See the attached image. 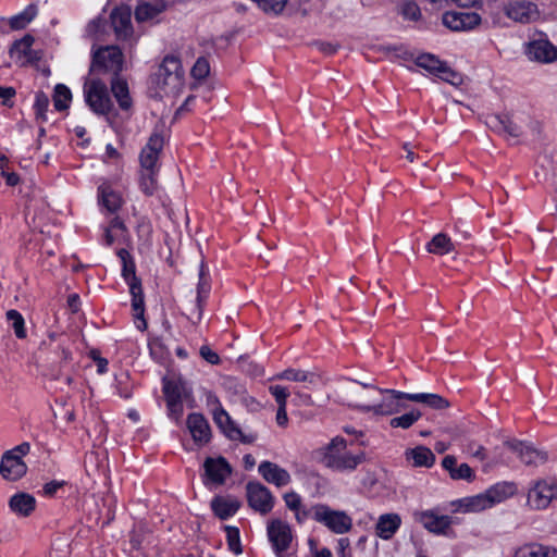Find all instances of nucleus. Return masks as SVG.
I'll list each match as a JSON object with an SVG mask.
<instances>
[{"mask_svg":"<svg viewBox=\"0 0 557 557\" xmlns=\"http://www.w3.org/2000/svg\"><path fill=\"white\" fill-rule=\"evenodd\" d=\"M276 423L280 426H286L288 423L287 412H286V405H281L277 408L276 411Z\"/></svg>","mask_w":557,"mask_h":557,"instance_id":"obj_61","label":"nucleus"},{"mask_svg":"<svg viewBox=\"0 0 557 557\" xmlns=\"http://www.w3.org/2000/svg\"><path fill=\"white\" fill-rule=\"evenodd\" d=\"M7 321L11 324L14 334L17 338L23 339L26 337L27 332L25 327V320L21 312L15 309H10L5 313Z\"/></svg>","mask_w":557,"mask_h":557,"instance_id":"obj_43","label":"nucleus"},{"mask_svg":"<svg viewBox=\"0 0 557 557\" xmlns=\"http://www.w3.org/2000/svg\"><path fill=\"white\" fill-rule=\"evenodd\" d=\"M401 525V517L396 512L383 513L375 523V534L382 540H391Z\"/></svg>","mask_w":557,"mask_h":557,"instance_id":"obj_28","label":"nucleus"},{"mask_svg":"<svg viewBox=\"0 0 557 557\" xmlns=\"http://www.w3.org/2000/svg\"><path fill=\"white\" fill-rule=\"evenodd\" d=\"M16 90L13 87L0 86V103L4 107L12 108Z\"/></svg>","mask_w":557,"mask_h":557,"instance_id":"obj_53","label":"nucleus"},{"mask_svg":"<svg viewBox=\"0 0 557 557\" xmlns=\"http://www.w3.org/2000/svg\"><path fill=\"white\" fill-rule=\"evenodd\" d=\"M190 73L191 76L196 79L206 78L210 73L209 61L203 57L198 58L194 66L191 67Z\"/></svg>","mask_w":557,"mask_h":557,"instance_id":"obj_51","label":"nucleus"},{"mask_svg":"<svg viewBox=\"0 0 557 557\" xmlns=\"http://www.w3.org/2000/svg\"><path fill=\"white\" fill-rule=\"evenodd\" d=\"M97 195L102 212L110 216L119 215L117 212L124 205V199L119 190L114 189L109 182H103L98 186Z\"/></svg>","mask_w":557,"mask_h":557,"instance_id":"obj_18","label":"nucleus"},{"mask_svg":"<svg viewBox=\"0 0 557 557\" xmlns=\"http://www.w3.org/2000/svg\"><path fill=\"white\" fill-rule=\"evenodd\" d=\"M200 356L210 364H219L221 361L219 355L206 345L200 347Z\"/></svg>","mask_w":557,"mask_h":557,"instance_id":"obj_58","label":"nucleus"},{"mask_svg":"<svg viewBox=\"0 0 557 557\" xmlns=\"http://www.w3.org/2000/svg\"><path fill=\"white\" fill-rule=\"evenodd\" d=\"M63 485L64 481H50L44 485L42 493L45 496L52 497Z\"/></svg>","mask_w":557,"mask_h":557,"instance_id":"obj_59","label":"nucleus"},{"mask_svg":"<svg viewBox=\"0 0 557 557\" xmlns=\"http://www.w3.org/2000/svg\"><path fill=\"white\" fill-rule=\"evenodd\" d=\"M513 485L510 483L502 482L496 483L495 485L487 488L486 495L491 502V506L493 507L496 504H499L507 499L509 496L513 494Z\"/></svg>","mask_w":557,"mask_h":557,"instance_id":"obj_38","label":"nucleus"},{"mask_svg":"<svg viewBox=\"0 0 557 557\" xmlns=\"http://www.w3.org/2000/svg\"><path fill=\"white\" fill-rule=\"evenodd\" d=\"M210 506L219 519L226 520L236 515L240 508V502L233 496H215Z\"/></svg>","mask_w":557,"mask_h":557,"instance_id":"obj_27","label":"nucleus"},{"mask_svg":"<svg viewBox=\"0 0 557 557\" xmlns=\"http://www.w3.org/2000/svg\"><path fill=\"white\" fill-rule=\"evenodd\" d=\"M72 100V92L63 84H58L54 88L53 104L57 111L66 110Z\"/></svg>","mask_w":557,"mask_h":557,"instance_id":"obj_44","label":"nucleus"},{"mask_svg":"<svg viewBox=\"0 0 557 557\" xmlns=\"http://www.w3.org/2000/svg\"><path fill=\"white\" fill-rule=\"evenodd\" d=\"M111 92L113 94L119 107L122 110H129L133 106V101L129 95L127 82L122 79L119 75L113 76L111 81Z\"/></svg>","mask_w":557,"mask_h":557,"instance_id":"obj_33","label":"nucleus"},{"mask_svg":"<svg viewBox=\"0 0 557 557\" xmlns=\"http://www.w3.org/2000/svg\"><path fill=\"white\" fill-rule=\"evenodd\" d=\"M405 458L412 467L431 468L435 463V455L425 446H417L405 451Z\"/></svg>","mask_w":557,"mask_h":557,"instance_id":"obj_29","label":"nucleus"},{"mask_svg":"<svg viewBox=\"0 0 557 557\" xmlns=\"http://www.w3.org/2000/svg\"><path fill=\"white\" fill-rule=\"evenodd\" d=\"M159 77L162 78L163 84L177 88L183 85L184 70L178 57L169 54L165 55L160 67Z\"/></svg>","mask_w":557,"mask_h":557,"instance_id":"obj_17","label":"nucleus"},{"mask_svg":"<svg viewBox=\"0 0 557 557\" xmlns=\"http://www.w3.org/2000/svg\"><path fill=\"white\" fill-rule=\"evenodd\" d=\"M124 58L121 49L116 46H107L98 49L92 54L90 72L112 73L116 76L122 72Z\"/></svg>","mask_w":557,"mask_h":557,"instance_id":"obj_4","label":"nucleus"},{"mask_svg":"<svg viewBox=\"0 0 557 557\" xmlns=\"http://www.w3.org/2000/svg\"><path fill=\"white\" fill-rule=\"evenodd\" d=\"M421 416L422 413L420 410L412 409L409 412L391 419L389 425L395 429L400 428L407 430L411 428L421 418Z\"/></svg>","mask_w":557,"mask_h":557,"instance_id":"obj_45","label":"nucleus"},{"mask_svg":"<svg viewBox=\"0 0 557 557\" xmlns=\"http://www.w3.org/2000/svg\"><path fill=\"white\" fill-rule=\"evenodd\" d=\"M258 471L268 483L273 484L276 487L286 486L292 482L289 472L277 463L271 461L265 460L260 462Z\"/></svg>","mask_w":557,"mask_h":557,"instance_id":"obj_23","label":"nucleus"},{"mask_svg":"<svg viewBox=\"0 0 557 557\" xmlns=\"http://www.w3.org/2000/svg\"><path fill=\"white\" fill-rule=\"evenodd\" d=\"M346 440L334 437L324 448L322 463L337 472H351L364 461V453L352 454L346 449Z\"/></svg>","mask_w":557,"mask_h":557,"instance_id":"obj_1","label":"nucleus"},{"mask_svg":"<svg viewBox=\"0 0 557 557\" xmlns=\"http://www.w3.org/2000/svg\"><path fill=\"white\" fill-rule=\"evenodd\" d=\"M186 425L198 447L206 446L211 441V428L203 414L197 412L188 414Z\"/></svg>","mask_w":557,"mask_h":557,"instance_id":"obj_19","label":"nucleus"},{"mask_svg":"<svg viewBox=\"0 0 557 557\" xmlns=\"http://www.w3.org/2000/svg\"><path fill=\"white\" fill-rule=\"evenodd\" d=\"M383 398L381 403L373 406H363L362 409L367 412H373L381 416H392L400 412L406 406L404 400H410L412 393H405L396 389H377Z\"/></svg>","mask_w":557,"mask_h":557,"instance_id":"obj_7","label":"nucleus"},{"mask_svg":"<svg viewBox=\"0 0 557 557\" xmlns=\"http://www.w3.org/2000/svg\"><path fill=\"white\" fill-rule=\"evenodd\" d=\"M228 438L232 440V441H239V442H242L244 444H251V443H253L257 440V435L255 433L245 434L239 429L238 436H236V437H228Z\"/></svg>","mask_w":557,"mask_h":557,"instance_id":"obj_63","label":"nucleus"},{"mask_svg":"<svg viewBox=\"0 0 557 557\" xmlns=\"http://www.w3.org/2000/svg\"><path fill=\"white\" fill-rule=\"evenodd\" d=\"M416 64L447 83L455 84L456 79L459 78L458 74L447 66L445 62H442L431 53H422L418 55Z\"/></svg>","mask_w":557,"mask_h":557,"instance_id":"obj_16","label":"nucleus"},{"mask_svg":"<svg viewBox=\"0 0 557 557\" xmlns=\"http://www.w3.org/2000/svg\"><path fill=\"white\" fill-rule=\"evenodd\" d=\"M523 119L517 115H502L497 117L500 132L512 138H520L524 133Z\"/></svg>","mask_w":557,"mask_h":557,"instance_id":"obj_32","label":"nucleus"},{"mask_svg":"<svg viewBox=\"0 0 557 557\" xmlns=\"http://www.w3.org/2000/svg\"><path fill=\"white\" fill-rule=\"evenodd\" d=\"M110 18L117 39L125 40L132 36V13L128 7L115 8L111 12Z\"/></svg>","mask_w":557,"mask_h":557,"instance_id":"obj_22","label":"nucleus"},{"mask_svg":"<svg viewBox=\"0 0 557 557\" xmlns=\"http://www.w3.org/2000/svg\"><path fill=\"white\" fill-rule=\"evenodd\" d=\"M102 236L101 245L111 247L114 244H123L128 239V230L124 220L120 215L109 216L108 221L101 225Z\"/></svg>","mask_w":557,"mask_h":557,"instance_id":"obj_15","label":"nucleus"},{"mask_svg":"<svg viewBox=\"0 0 557 557\" xmlns=\"http://www.w3.org/2000/svg\"><path fill=\"white\" fill-rule=\"evenodd\" d=\"M249 506L261 515L269 513L274 506L271 491L258 482H249L246 486Z\"/></svg>","mask_w":557,"mask_h":557,"instance_id":"obj_12","label":"nucleus"},{"mask_svg":"<svg viewBox=\"0 0 557 557\" xmlns=\"http://www.w3.org/2000/svg\"><path fill=\"white\" fill-rule=\"evenodd\" d=\"M425 249L430 253L444 256L455 250L450 237L444 233H438L426 244Z\"/></svg>","mask_w":557,"mask_h":557,"instance_id":"obj_37","label":"nucleus"},{"mask_svg":"<svg viewBox=\"0 0 557 557\" xmlns=\"http://www.w3.org/2000/svg\"><path fill=\"white\" fill-rule=\"evenodd\" d=\"M557 498V484L550 480H539L529 490L528 504L531 508L541 510Z\"/></svg>","mask_w":557,"mask_h":557,"instance_id":"obj_10","label":"nucleus"},{"mask_svg":"<svg viewBox=\"0 0 557 557\" xmlns=\"http://www.w3.org/2000/svg\"><path fill=\"white\" fill-rule=\"evenodd\" d=\"M30 451V444L23 442L20 445L7 450L0 461V474L4 480L17 481L27 472V466L23 457Z\"/></svg>","mask_w":557,"mask_h":557,"instance_id":"obj_3","label":"nucleus"},{"mask_svg":"<svg viewBox=\"0 0 557 557\" xmlns=\"http://www.w3.org/2000/svg\"><path fill=\"white\" fill-rule=\"evenodd\" d=\"M442 467L449 472V475L451 476V473L456 470L457 467V460L454 456H446L442 460Z\"/></svg>","mask_w":557,"mask_h":557,"instance_id":"obj_62","label":"nucleus"},{"mask_svg":"<svg viewBox=\"0 0 557 557\" xmlns=\"http://www.w3.org/2000/svg\"><path fill=\"white\" fill-rule=\"evenodd\" d=\"M504 11L507 17L520 23H529L539 14L536 5L529 1L508 2Z\"/></svg>","mask_w":557,"mask_h":557,"instance_id":"obj_24","label":"nucleus"},{"mask_svg":"<svg viewBox=\"0 0 557 557\" xmlns=\"http://www.w3.org/2000/svg\"><path fill=\"white\" fill-rule=\"evenodd\" d=\"M252 1L256 2L258 4V7L265 13H273V14L281 13L287 3V0H252Z\"/></svg>","mask_w":557,"mask_h":557,"instance_id":"obj_50","label":"nucleus"},{"mask_svg":"<svg viewBox=\"0 0 557 557\" xmlns=\"http://www.w3.org/2000/svg\"><path fill=\"white\" fill-rule=\"evenodd\" d=\"M284 502L286 507L292 511L298 510L302 507L300 495L294 491L284 495Z\"/></svg>","mask_w":557,"mask_h":557,"instance_id":"obj_56","label":"nucleus"},{"mask_svg":"<svg viewBox=\"0 0 557 557\" xmlns=\"http://www.w3.org/2000/svg\"><path fill=\"white\" fill-rule=\"evenodd\" d=\"M162 392L165 403L183 401L184 386L178 381L164 379Z\"/></svg>","mask_w":557,"mask_h":557,"instance_id":"obj_40","label":"nucleus"},{"mask_svg":"<svg viewBox=\"0 0 557 557\" xmlns=\"http://www.w3.org/2000/svg\"><path fill=\"white\" fill-rule=\"evenodd\" d=\"M160 171H144L139 170L138 186L140 191L148 197L154 196L159 191V177Z\"/></svg>","mask_w":557,"mask_h":557,"instance_id":"obj_35","label":"nucleus"},{"mask_svg":"<svg viewBox=\"0 0 557 557\" xmlns=\"http://www.w3.org/2000/svg\"><path fill=\"white\" fill-rule=\"evenodd\" d=\"M513 557H557V548L549 545L532 543L518 548Z\"/></svg>","mask_w":557,"mask_h":557,"instance_id":"obj_34","label":"nucleus"},{"mask_svg":"<svg viewBox=\"0 0 557 557\" xmlns=\"http://www.w3.org/2000/svg\"><path fill=\"white\" fill-rule=\"evenodd\" d=\"M207 406L212 414L214 423L227 438L238 436L239 426L233 421L214 394H209L207 396Z\"/></svg>","mask_w":557,"mask_h":557,"instance_id":"obj_9","label":"nucleus"},{"mask_svg":"<svg viewBox=\"0 0 557 557\" xmlns=\"http://www.w3.org/2000/svg\"><path fill=\"white\" fill-rule=\"evenodd\" d=\"M164 146V138L159 133H152L139 153L140 170L160 171V153Z\"/></svg>","mask_w":557,"mask_h":557,"instance_id":"obj_11","label":"nucleus"},{"mask_svg":"<svg viewBox=\"0 0 557 557\" xmlns=\"http://www.w3.org/2000/svg\"><path fill=\"white\" fill-rule=\"evenodd\" d=\"M481 23V16L469 10L447 11L443 15V24L454 32H467Z\"/></svg>","mask_w":557,"mask_h":557,"instance_id":"obj_13","label":"nucleus"},{"mask_svg":"<svg viewBox=\"0 0 557 557\" xmlns=\"http://www.w3.org/2000/svg\"><path fill=\"white\" fill-rule=\"evenodd\" d=\"M203 469L202 481L206 486L222 485L232 472L230 463L223 457H208L205 460Z\"/></svg>","mask_w":557,"mask_h":557,"instance_id":"obj_14","label":"nucleus"},{"mask_svg":"<svg viewBox=\"0 0 557 557\" xmlns=\"http://www.w3.org/2000/svg\"><path fill=\"white\" fill-rule=\"evenodd\" d=\"M37 7L35 4L27 5L21 13L14 15L10 25L14 29H22L26 27L37 15Z\"/></svg>","mask_w":557,"mask_h":557,"instance_id":"obj_42","label":"nucleus"},{"mask_svg":"<svg viewBox=\"0 0 557 557\" xmlns=\"http://www.w3.org/2000/svg\"><path fill=\"white\" fill-rule=\"evenodd\" d=\"M116 256L122 263L121 275L126 285L131 286V284L141 283V280L136 275V264L131 252L125 248H121L116 251Z\"/></svg>","mask_w":557,"mask_h":557,"instance_id":"obj_30","label":"nucleus"},{"mask_svg":"<svg viewBox=\"0 0 557 557\" xmlns=\"http://www.w3.org/2000/svg\"><path fill=\"white\" fill-rule=\"evenodd\" d=\"M457 503L463 512H480L492 507L486 492L461 498Z\"/></svg>","mask_w":557,"mask_h":557,"instance_id":"obj_36","label":"nucleus"},{"mask_svg":"<svg viewBox=\"0 0 557 557\" xmlns=\"http://www.w3.org/2000/svg\"><path fill=\"white\" fill-rule=\"evenodd\" d=\"M168 416L175 422H178L184 412L183 401L166 403Z\"/></svg>","mask_w":557,"mask_h":557,"instance_id":"obj_55","label":"nucleus"},{"mask_svg":"<svg viewBox=\"0 0 557 557\" xmlns=\"http://www.w3.org/2000/svg\"><path fill=\"white\" fill-rule=\"evenodd\" d=\"M129 294L132 296V311L134 323L137 330L145 331L148 326L147 320L145 319V296L143 292L141 283L131 284L128 286Z\"/></svg>","mask_w":557,"mask_h":557,"instance_id":"obj_26","label":"nucleus"},{"mask_svg":"<svg viewBox=\"0 0 557 557\" xmlns=\"http://www.w3.org/2000/svg\"><path fill=\"white\" fill-rule=\"evenodd\" d=\"M84 97L89 108L97 114H108L112 110V101L107 85L100 79H91L84 85Z\"/></svg>","mask_w":557,"mask_h":557,"instance_id":"obj_5","label":"nucleus"},{"mask_svg":"<svg viewBox=\"0 0 557 557\" xmlns=\"http://www.w3.org/2000/svg\"><path fill=\"white\" fill-rule=\"evenodd\" d=\"M270 394L275 398L278 406L286 405L289 392L286 387L281 385H271L269 387Z\"/></svg>","mask_w":557,"mask_h":557,"instance_id":"obj_54","label":"nucleus"},{"mask_svg":"<svg viewBox=\"0 0 557 557\" xmlns=\"http://www.w3.org/2000/svg\"><path fill=\"white\" fill-rule=\"evenodd\" d=\"M412 518L414 522L436 535H446L454 523L453 518L442 515L440 508L416 510L412 512Z\"/></svg>","mask_w":557,"mask_h":557,"instance_id":"obj_6","label":"nucleus"},{"mask_svg":"<svg viewBox=\"0 0 557 557\" xmlns=\"http://www.w3.org/2000/svg\"><path fill=\"white\" fill-rule=\"evenodd\" d=\"M410 401L421 403L434 409H445L449 403L438 394L432 393H412Z\"/></svg>","mask_w":557,"mask_h":557,"instance_id":"obj_39","label":"nucleus"},{"mask_svg":"<svg viewBox=\"0 0 557 557\" xmlns=\"http://www.w3.org/2000/svg\"><path fill=\"white\" fill-rule=\"evenodd\" d=\"M453 480H466L472 481L474 479V472L468 463H461L456 467V470L450 476Z\"/></svg>","mask_w":557,"mask_h":557,"instance_id":"obj_52","label":"nucleus"},{"mask_svg":"<svg viewBox=\"0 0 557 557\" xmlns=\"http://www.w3.org/2000/svg\"><path fill=\"white\" fill-rule=\"evenodd\" d=\"M310 518L335 534H344L352 528V519L342 510L332 509L325 504H315L309 509Z\"/></svg>","mask_w":557,"mask_h":557,"instance_id":"obj_2","label":"nucleus"},{"mask_svg":"<svg viewBox=\"0 0 557 557\" xmlns=\"http://www.w3.org/2000/svg\"><path fill=\"white\" fill-rule=\"evenodd\" d=\"M10 509L22 517H28L36 508V499L28 493H16L9 500Z\"/></svg>","mask_w":557,"mask_h":557,"instance_id":"obj_31","label":"nucleus"},{"mask_svg":"<svg viewBox=\"0 0 557 557\" xmlns=\"http://www.w3.org/2000/svg\"><path fill=\"white\" fill-rule=\"evenodd\" d=\"M314 374L308 371L299 369H286L282 373L277 374V379L287 380L293 382H309L312 383Z\"/></svg>","mask_w":557,"mask_h":557,"instance_id":"obj_47","label":"nucleus"},{"mask_svg":"<svg viewBox=\"0 0 557 557\" xmlns=\"http://www.w3.org/2000/svg\"><path fill=\"white\" fill-rule=\"evenodd\" d=\"M211 292V283L209 274L206 272V268L203 264L200 267L199 271V282L197 284V296L195 304V312L196 317H191L190 320L194 324H198L203 315V308L207 304L208 297Z\"/></svg>","mask_w":557,"mask_h":557,"instance_id":"obj_25","label":"nucleus"},{"mask_svg":"<svg viewBox=\"0 0 557 557\" xmlns=\"http://www.w3.org/2000/svg\"><path fill=\"white\" fill-rule=\"evenodd\" d=\"M527 54L531 60H536L542 63H550L557 60V47L554 46L547 38L540 37L529 42L527 47Z\"/></svg>","mask_w":557,"mask_h":557,"instance_id":"obj_20","label":"nucleus"},{"mask_svg":"<svg viewBox=\"0 0 557 557\" xmlns=\"http://www.w3.org/2000/svg\"><path fill=\"white\" fill-rule=\"evenodd\" d=\"M91 357L97 366V373L98 374H104L108 372V360L103 357H100L95 351L91 352Z\"/></svg>","mask_w":557,"mask_h":557,"instance_id":"obj_60","label":"nucleus"},{"mask_svg":"<svg viewBox=\"0 0 557 557\" xmlns=\"http://www.w3.org/2000/svg\"><path fill=\"white\" fill-rule=\"evenodd\" d=\"M398 13L404 20L410 22H418L422 14L420 7L413 1H405L398 8Z\"/></svg>","mask_w":557,"mask_h":557,"instance_id":"obj_48","label":"nucleus"},{"mask_svg":"<svg viewBox=\"0 0 557 557\" xmlns=\"http://www.w3.org/2000/svg\"><path fill=\"white\" fill-rule=\"evenodd\" d=\"M34 44V38L29 35L24 36L22 39L15 41L14 48L23 53L25 57H28L32 53V46Z\"/></svg>","mask_w":557,"mask_h":557,"instance_id":"obj_57","label":"nucleus"},{"mask_svg":"<svg viewBox=\"0 0 557 557\" xmlns=\"http://www.w3.org/2000/svg\"><path fill=\"white\" fill-rule=\"evenodd\" d=\"M507 447L520 458V460L528 466H539L547 460V454L533 448L532 446L517 441H508Z\"/></svg>","mask_w":557,"mask_h":557,"instance_id":"obj_21","label":"nucleus"},{"mask_svg":"<svg viewBox=\"0 0 557 557\" xmlns=\"http://www.w3.org/2000/svg\"><path fill=\"white\" fill-rule=\"evenodd\" d=\"M163 11V5L140 2L135 10L137 22H148L154 20Z\"/></svg>","mask_w":557,"mask_h":557,"instance_id":"obj_41","label":"nucleus"},{"mask_svg":"<svg viewBox=\"0 0 557 557\" xmlns=\"http://www.w3.org/2000/svg\"><path fill=\"white\" fill-rule=\"evenodd\" d=\"M49 103H50L49 98L45 92L38 91L35 95V101H34L33 108H34L37 119H40L42 121L47 120L46 113L48 111Z\"/></svg>","mask_w":557,"mask_h":557,"instance_id":"obj_49","label":"nucleus"},{"mask_svg":"<svg viewBox=\"0 0 557 557\" xmlns=\"http://www.w3.org/2000/svg\"><path fill=\"white\" fill-rule=\"evenodd\" d=\"M267 534L275 556L283 557L293 540L290 527L286 522L276 519L268 524Z\"/></svg>","mask_w":557,"mask_h":557,"instance_id":"obj_8","label":"nucleus"},{"mask_svg":"<svg viewBox=\"0 0 557 557\" xmlns=\"http://www.w3.org/2000/svg\"><path fill=\"white\" fill-rule=\"evenodd\" d=\"M2 177L5 180L8 186H16L20 183V176L14 172H1Z\"/></svg>","mask_w":557,"mask_h":557,"instance_id":"obj_64","label":"nucleus"},{"mask_svg":"<svg viewBox=\"0 0 557 557\" xmlns=\"http://www.w3.org/2000/svg\"><path fill=\"white\" fill-rule=\"evenodd\" d=\"M223 529L225 531L228 549L236 556L240 555L243 553V547L239 529L233 525H224Z\"/></svg>","mask_w":557,"mask_h":557,"instance_id":"obj_46","label":"nucleus"}]
</instances>
